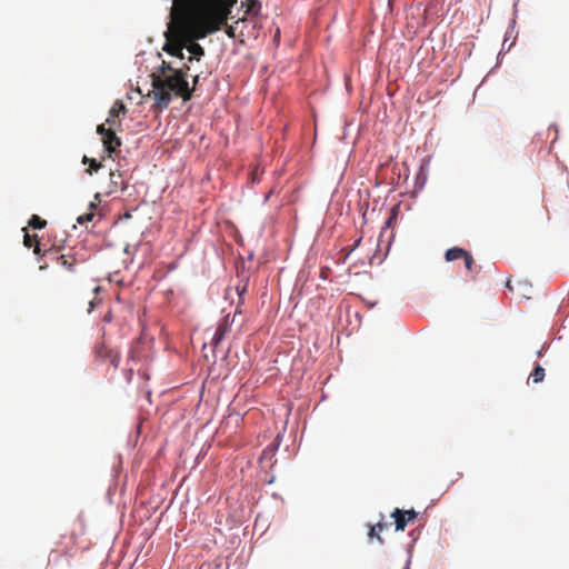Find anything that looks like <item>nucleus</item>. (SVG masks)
Wrapping results in <instances>:
<instances>
[{"label": "nucleus", "instance_id": "1", "mask_svg": "<svg viewBox=\"0 0 569 569\" xmlns=\"http://www.w3.org/2000/svg\"><path fill=\"white\" fill-rule=\"evenodd\" d=\"M238 0H197L193 6L173 2L171 17L180 32L191 39H201L227 23Z\"/></svg>", "mask_w": 569, "mask_h": 569}, {"label": "nucleus", "instance_id": "2", "mask_svg": "<svg viewBox=\"0 0 569 569\" xmlns=\"http://www.w3.org/2000/svg\"><path fill=\"white\" fill-rule=\"evenodd\" d=\"M153 93V109H167L173 97L188 101L192 97V90L186 79L187 71L170 73L169 76H150Z\"/></svg>", "mask_w": 569, "mask_h": 569}, {"label": "nucleus", "instance_id": "3", "mask_svg": "<svg viewBox=\"0 0 569 569\" xmlns=\"http://www.w3.org/2000/svg\"><path fill=\"white\" fill-rule=\"evenodd\" d=\"M97 132L101 136L104 151L108 153V157L112 158L121 146L120 138L117 137L112 128H106L103 123L97 127Z\"/></svg>", "mask_w": 569, "mask_h": 569}, {"label": "nucleus", "instance_id": "4", "mask_svg": "<svg viewBox=\"0 0 569 569\" xmlns=\"http://www.w3.org/2000/svg\"><path fill=\"white\" fill-rule=\"evenodd\" d=\"M49 254H54L52 260H54L58 264L64 268L69 272H73L76 267L83 262L84 259L78 254L73 249L69 250L67 253L58 254V250H49Z\"/></svg>", "mask_w": 569, "mask_h": 569}, {"label": "nucleus", "instance_id": "5", "mask_svg": "<svg viewBox=\"0 0 569 569\" xmlns=\"http://www.w3.org/2000/svg\"><path fill=\"white\" fill-rule=\"evenodd\" d=\"M96 358L101 362H109L114 369L118 368L120 362V352L108 348L106 345L101 343L96 346L94 348Z\"/></svg>", "mask_w": 569, "mask_h": 569}, {"label": "nucleus", "instance_id": "6", "mask_svg": "<svg viewBox=\"0 0 569 569\" xmlns=\"http://www.w3.org/2000/svg\"><path fill=\"white\" fill-rule=\"evenodd\" d=\"M417 515L418 513L415 510L402 511L400 509H395L391 517L395 519L396 530L403 531L407 525L417 518Z\"/></svg>", "mask_w": 569, "mask_h": 569}, {"label": "nucleus", "instance_id": "7", "mask_svg": "<svg viewBox=\"0 0 569 569\" xmlns=\"http://www.w3.org/2000/svg\"><path fill=\"white\" fill-rule=\"evenodd\" d=\"M230 323H231L230 315L224 316L222 321L218 325V327L216 329V332L213 335V338H212V346L213 347H217L222 341V339L224 338L226 333L230 329Z\"/></svg>", "mask_w": 569, "mask_h": 569}, {"label": "nucleus", "instance_id": "8", "mask_svg": "<svg viewBox=\"0 0 569 569\" xmlns=\"http://www.w3.org/2000/svg\"><path fill=\"white\" fill-rule=\"evenodd\" d=\"M181 70L188 71L189 67L184 64L183 68L174 69L170 62L162 61L157 71H153L151 76H169L170 73L179 72Z\"/></svg>", "mask_w": 569, "mask_h": 569}, {"label": "nucleus", "instance_id": "9", "mask_svg": "<svg viewBox=\"0 0 569 569\" xmlns=\"http://www.w3.org/2000/svg\"><path fill=\"white\" fill-rule=\"evenodd\" d=\"M24 231V237H23V244L27 247V248H31L33 247V252L36 254H39L40 253V246H39V240H38V236L34 234V236H31L27 229L24 228L23 229Z\"/></svg>", "mask_w": 569, "mask_h": 569}, {"label": "nucleus", "instance_id": "10", "mask_svg": "<svg viewBox=\"0 0 569 569\" xmlns=\"http://www.w3.org/2000/svg\"><path fill=\"white\" fill-rule=\"evenodd\" d=\"M467 253V250L459 247H453L446 251L445 257L447 261H455L458 259H463Z\"/></svg>", "mask_w": 569, "mask_h": 569}, {"label": "nucleus", "instance_id": "11", "mask_svg": "<svg viewBox=\"0 0 569 569\" xmlns=\"http://www.w3.org/2000/svg\"><path fill=\"white\" fill-rule=\"evenodd\" d=\"M242 7L246 8V14L258 16L261 4L258 0H244L242 1Z\"/></svg>", "mask_w": 569, "mask_h": 569}, {"label": "nucleus", "instance_id": "12", "mask_svg": "<svg viewBox=\"0 0 569 569\" xmlns=\"http://www.w3.org/2000/svg\"><path fill=\"white\" fill-rule=\"evenodd\" d=\"M183 47L179 43H166L163 47V50L167 51L169 54L183 59Z\"/></svg>", "mask_w": 569, "mask_h": 569}, {"label": "nucleus", "instance_id": "13", "mask_svg": "<svg viewBox=\"0 0 569 569\" xmlns=\"http://www.w3.org/2000/svg\"><path fill=\"white\" fill-rule=\"evenodd\" d=\"M187 50L193 56L189 57V61H192L193 58L199 60L204 54L203 48L197 42H191L188 44Z\"/></svg>", "mask_w": 569, "mask_h": 569}, {"label": "nucleus", "instance_id": "14", "mask_svg": "<svg viewBox=\"0 0 569 569\" xmlns=\"http://www.w3.org/2000/svg\"><path fill=\"white\" fill-rule=\"evenodd\" d=\"M127 113V108L124 103L120 100H117L109 110V114L111 118H118L120 114L124 116Z\"/></svg>", "mask_w": 569, "mask_h": 569}, {"label": "nucleus", "instance_id": "15", "mask_svg": "<svg viewBox=\"0 0 569 569\" xmlns=\"http://www.w3.org/2000/svg\"><path fill=\"white\" fill-rule=\"evenodd\" d=\"M110 181L114 188L119 187L121 190H124L127 188V184L122 180V174L119 171H110Z\"/></svg>", "mask_w": 569, "mask_h": 569}, {"label": "nucleus", "instance_id": "16", "mask_svg": "<svg viewBox=\"0 0 569 569\" xmlns=\"http://www.w3.org/2000/svg\"><path fill=\"white\" fill-rule=\"evenodd\" d=\"M529 378L533 383L541 382L545 379V369L540 365H537Z\"/></svg>", "mask_w": 569, "mask_h": 569}, {"label": "nucleus", "instance_id": "17", "mask_svg": "<svg viewBox=\"0 0 569 569\" xmlns=\"http://www.w3.org/2000/svg\"><path fill=\"white\" fill-rule=\"evenodd\" d=\"M82 163L83 164H89L90 168L88 169V172L90 174H92V172H96L98 171L100 168H102V163L101 162H98L96 159H92V158H88L87 156L83 157L82 159Z\"/></svg>", "mask_w": 569, "mask_h": 569}, {"label": "nucleus", "instance_id": "18", "mask_svg": "<svg viewBox=\"0 0 569 569\" xmlns=\"http://www.w3.org/2000/svg\"><path fill=\"white\" fill-rule=\"evenodd\" d=\"M29 226L33 229H43L47 226V221L41 219L39 216L33 214L29 220Z\"/></svg>", "mask_w": 569, "mask_h": 569}, {"label": "nucleus", "instance_id": "19", "mask_svg": "<svg viewBox=\"0 0 569 569\" xmlns=\"http://www.w3.org/2000/svg\"><path fill=\"white\" fill-rule=\"evenodd\" d=\"M463 262H465V267L466 269L469 271V272H472L473 271V267H475V259L473 257L471 256V253L468 251V253L463 258Z\"/></svg>", "mask_w": 569, "mask_h": 569}, {"label": "nucleus", "instance_id": "20", "mask_svg": "<svg viewBox=\"0 0 569 569\" xmlns=\"http://www.w3.org/2000/svg\"><path fill=\"white\" fill-rule=\"evenodd\" d=\"M368 537L370 539L376 538L381 545L383 543V539L381 538L380 533L377 531V527H373V526L370 527Z\"/></svg>", "mask_w": 569, "mask_h": 569}, {"label": "nucleus", "instance_id": "21", "mask_svg": "<svg viewBox=\"0 0 569 569\" xmlns=\"http://www.w3.org/2000/svg\"><path fill=\"white\" fill-rule=\"evenodd\" d=\"M93 217H94V214L92 212H89V213L79 216L77 221H78V223L83 224L88 221H91L93 219Z\"/></svg>", "mask_w": 569, "mask_h": 569}, {"label": "nucleus", "instance_id": "22", "mask_svg": "<svg viewBox=\"0 0 569 569\" xmlns=\"http://www.w3.org/2000/svg\"><path fill=\"white\" fill-rule=\"evenodd\" d=\"M116 119L117 118H111V116L109 114V118L106 120V123H108L110 126V128H112L117 123Z\"/></svg>", "mask_w": 569, "mask_h": 569}, {"label": "nucleus", "instance_id": "23", "mask_svg": "<svg viewBox=\"0 0 569 569\" xmlns=\"http://www.w3.org/2000/svg\"><path fill=\"white\" fill-rule=\"evenodd\" d=\"M226 33L228 34V37L230 38H234V30H233V27H228L226 29Z\"/></svg>", "mask_w": 569, "mask_h": 569}, {"label": "nucleus", "instance_id": "24", "mask_svg": "<svg viewBox=\"0 0 569 569\" xmlns=\"http://www.w3.org/2000/svg\"><path fill=\"white\" fill-rule=\"evenodd\" d=\"M375 527H377V531L380 533L387 527V523L379 522Z\"/></svg>", "mask_w": 569, "mask_h": 569}, {"label": "nucleus", "instance_id": "25", "mask_svg": "<svg viewBox=\"0 0 569 569\" xmlns=\"http://www.w3.org/2000/svg\"><path fill=\"white\" fill-rule=\"evenodd\" d=\"M192 83H193V87L190 88L192 90V92L196 90L198 83H199V76H196L193 77V80H192Z\"/></svg>", "mask_w": 569, "mask_h": 569}, {"label": "nucleus", "instance_id": "26", "mask_svg": "<svg viewBox=\"0 0 569 569\" xmlns=\"http://www.w3.org/2000/svg\"><path fill=\"white\" fill-rule=\"evenodd\" d=\"M246 290H247V286L246 284L243 287H241V288L237 287V291H238V295H239L240 298L246 292Z\"/></svg>", "mask_w": 569, "mask_h": 569}, {"label": "nucleus", "instance_id": "27", "mask_svg": "<svg viewBox=\"0 0 569 569\" xmlns=\"http://www.w3.org/2000/svg\"><path fill=\"white\" fill-rule=\"evenodd\" d=\"M103 320L106 322H110L112 320V315H111V311H109L104 317H103Z\"/></svg>", "mask_w": 569, "mask_h": 569}, {"label": "nucleus", "instance_id": "28", "mask_svg": "<svg viewBox=\"0 0 569 569\" xmlns=\"http://www.w3.org/2000/svg\"><path fill=\"white\" fill-rule=\"evenodd\" d=\"M360 241H361V238H359L358 240H356V242H355L353 247L351 248V250H353L356 247H358V246H359V243H360Z\"/></svg>", "mask_w": 569, "mask_h": 569}, {"label": "nucleus", "instance_id": "29", "mask_svg": "<svg viewBox=\"0 0 569 569\" xmlns=\"http://www.w3.org/2000/svg\"><path fill=\"white\" fill-rule=\"evenodd\" d=\"M129 358H130V359H132V360H134V359H136V356H134V351H133V350H131V351H130V353H129Z\"/></svg>", "mask_w": 569, "mask_h": 569}, {"label": "nucleus", "instance_id": "30", "mask_svg": "<svg viewBox=\"0 0 569 569\" xmlns=\"http://www.w3.org/2000/svg\"><path fill=\"white\" fill-rule=\"evenodd\" d=\"M93 307H94V300H91L90 301V309H89V311H91L93 309Z\"/></svg>", "mask_w": 569, "mask_h": 569}, {"label": "nucleus", "instance_id": "31", "mask_svg": "<svg viewBox=\"0 0 569 569\" xmlns=\"http://www.w3.org/2000/svg\"><path fill=\"white\" fill-rule=\"evenodd\" d=\"M280 34V30L278 29L277 32L274 33V37H279Z\"/></svg>", "mask_w": 569, "mask_h": 569}, {"label": "nucleus", "instance_id": "32", "mask_svg": "<svg viewBox=\"0 0 569 569\" xmlns=\"http://www.w3.org/2000/svg\"><path fill=\"white\" fill-rule=\"evenodd\" d=\"M507 287L512 290L511 286H510V281H507Z\"/></svg>", "mask_w": 569, "mask_h": 569}]
</instances>
